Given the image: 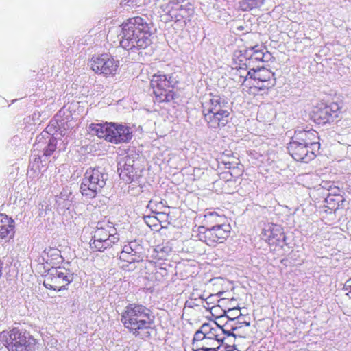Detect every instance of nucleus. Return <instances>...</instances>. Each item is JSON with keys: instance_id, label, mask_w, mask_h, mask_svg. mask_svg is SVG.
I'll return each mask as SVG.
<instances>
[{"instance_id": "obj_14", "label": "nucleus", "mask_w": 351, "mask_h": 351, "mask_svg": "<svg viewBox=\"0 0 351 351\" xmlns=\"http://www.w3.org/2000/svg\"><path fill=\"white\" fill-rule=\"evenodd\" d=\"M341 112V108L337 103L321 104L314 111V119L318 124L333 122Z\"/></svg>"}, {"instance_id": "obj_39", "label": "nucleus", "mask_w": 351, "mask_h": 351, "mask_svg": "<svg viewBox=\"0 0 351 351\" xmlns=\"http://www.w3.org/2000/svg\"><path fill=\"white\" fill-rule=\"evenodd\" d=\"M194 341H206L205 336L202 335V332H200V330H198L195 333L193 337V342Z\"/></svg>"}, {"instance_id": "obj_30", "label": "nucleus", "mask_w": 351, "mask_h": 351, "mask_svg": "<svg viewBox=\"0 0 351 351\" xmlns=\"http://www.w3.org/2000/svg\"><path fill=\"white\" fill-rule=\"evenodd\" d=\"M221 328H222L223 330V335L227 337L228 340H229L228 338L230 337H232L234 339H236L237 337L240 338L243 337L242 335L234 332L235 331H237L239 328H240V326H232L230 325L228 322H226L223 326H221Z\"/></svg>"}, {"instance_id": "obj_19", "label": "nucleus", "mask_w": 351, "mask_h": 351, "mask_svg": "<svg viewBox=\"0 0 351 351\" xmlns=\"http://www.w3.org/2000/svg\"><path fill=\"white\" fill-rule=\"evenodd\" d=\"M14 221L7 215H0V238L9 241L14 236Z\"/></svg>"}, {"instance_id": "obj_10", "label": "nucleus", "mask_w": 351, "mask_h": 351, "mask_svg": "<svg viewBox=\"0 0 351 351\" xmlns=\"http://www.w3.org/2000/svg\"><path fill=\"white\" fill-rule=\"evenodd\" d=\"M74 279L73 273L65 267H52L45 276L43 285L48 289L64 290Z\"/></svg>"}, {"instance_id": "obj_22", "label": "nucleus", "mask_w": 351, "mask_h": 351, "mask_svg": "<svg viewBox=\"0 0 351 351\" xmlns=\"http://www.w3.org/2000/svg\"><path fill=\"white\" fill-rule=\"evenodd\" d=\"M213 325L214 328L205 336L206 341H211V346L213 347L201 346L199 348V350L203 351H216L215 346H217V343H215V337L219 336L217 332H221V326L216 322H214Z\"/></svg>"}, {"instance_id": "obj_35", "label": "nucleus", "mask_w": 351, "mask_h": 351, "mask_svg": "<svg viewBox=\"0 0 351 351\" xmlns=\"http://www.w3.org/2000/svg\"><path fill=\"white\" fill-rule=\"evenodd\" d=\"M212 298V295H210L206 299H204L202 296V295H199L195 292V290L191 293L190 299H194L195 300H198L202 304H204V302H206L207 304H208V300Z\"/></svg>"}, {"instance_id": "obj_8", "label": "nucleus", "mask_w": 351, "mask_h": 351, "mask_svg": "<svg viewBox=\"0 0 351 351\" xmlns=\"http://www.w3.org/2000/svg\"><path fill=\"white\" fill-rule=\"evenodd\" d=\"M178 81L173 74L165 75L161 72L154 74L150 82V85L158 102H169L174 99L175 93L172 88Z\"/></svg>"}, {"instance_id": "obj_46", "label": "nucleus", "mask_w": 351, "mask_h": 351, "mask_svg": "<svg viewBox=\"0 0 351 351\" xmlns=\"http://www.w3.org/2000/svg\"><path fill=\"white\" fill-rule=\"evenodd\" d=\"M347 191L350 193H351V186H348L346 188Z\"/></svg>"}, {"instance_id": "obj_48", "label": "nucleus", "mask_w": 351, "mask_h": 351, "mask_svg": "<svg viewBox=\"0 0 351 351\" xmlns=\"http://www.w3.org/2000/svg\"><path fill=\"white\" fill-rule=\"evenodd\" d=\"M347 295L351 298V289L348 291V293H347Z\"/></svg>"}, {"instance_id": "obj_20", "label": "nucleus", "mask_w": 351, "mask_h": 351, "mask_svg": "<svg viewBox=\"0 0 351 351\" xmlns=\"http://www.w3.org/2000/svg\"><path fill=\"white\" fill-rule=\"evenodd\" d=\"M57 147V139L54 137H50L49 141L41 142L38 136L36 143L34 144V151L42 149L43 156H51Z\"/></svg>"}, {"instance_id": "obj_31", "label": "nucleus", "mask_w": 351, "mask_h": 351, "mask_svg": "<svg viewBox=\"0 0 351 351\" xmlns=\"http://www.w3.org/2000/svg\"><path fill=\"white\" fill-rule=\"evenodd\" d=\"M206 221L208 223H210V226L212 225H220L225 224V217L223 216L219 215L216 213H209L205 215Z\"/></svg>"}, {"instance_id": "obj_45", "label": "nucleus", "mask_w": 351, "mask_h": 351, "mask_svg": "<svg viewBox=\"0 0 351 351\" xmlns=\"http://www.w3.org/2000/svg\"><path fill=\"white\" fill-rule=\"evenodd\" d=\"M144 336H145V337H149V336H150V333H149V332H147H147H144Z\"/></svg>"}, {"instance_id": "obj_12", "label": "nucleus", "mask_w": 351, "mask_h": 351, "mask_svg": "<svg viewBox=\"0 0 351 351\" xmlns=\"http://www.w3.org/2000/svg\"><path fill=\"white\" fill-rule=\"evenodd\" d=\"M169 19L186 23V19L193 11L191 5L186 0H171L167 5Z\"/></svg>"}, {"instance_id": "obj_29", "label": "nucleus", "mask_w": 351, "mask_h": 351, "mask_svg": "<svg viewBox=\"0 0 351 351\" xmlns=\"http://www.w3.org/2000/svg\"><path fill=\"white\" fill-rule=\"evenodd\" d=\"M217 334H219V336H217V337H215V343H217V346H215L216 349L219 348V346L221 344H223V345H225L226 351H234V350L238 351V349L237 348V347L234 344L231 346V345H229L228 343L225 342L226 341H227L228 343H230L231 341L230 340H228L227 337H226L223 335L222 328H221V332H217Z\"/></svg>"}, {"instance_id": "obj_11", "label": "nucleus", "mask_w": 351, "mask_h": 351, "mask_svg": "<svg viewBox=\"0 0 351 351\" xmlns=\"http://www.w3.org/2000/svg\"><path fill=\"white\" fill-rule=\"evenodd\" d=\"M92 70L105 75L114 74L119 67V62L109 54L103 53L97 57H93L90 60Z\"/></svg>"}, {"instance_id": "obj_23", "label": "nucleus", "mask_w": 351, "mask_h": 351, "mask_svg": "<svg viewBox=\"0 0 351 351\" xmlns=\"http://www.w3.org/2000/svg\"><path fill=\"white\" fill-rule=\"evenodd\" d=\"M118 171H120L119 176L123 180H125L126 182L134 181V168L132 167V165L125 164L123 162H119L118 163Z\"/></svg>"}, {"instance_id": "obj_40", "label": "nucleus", "mask_w": 351, "mask_h": 351, "mask_svg": "<svg viewBox=\"0 0 351 351\" xmlns=\"http://www.w3.org/2000/svg\"><path fill=\"white\" fill-rule=\"evenodd\" d=\"M125 164H130L132 165V167L134 165V160H132L130 157L126 156L122 161Z\"/></svg>"}, {"instance_id": "obj_18", "label": "nucleus", "mask_w": 351, "mask_h": 351, "mask_svg": "<svg viewBox=\"0 0 351 351\" xmlns=\"http://www.w3.org/2000/svg\"><path fill=\"white\" fill-rule=\"evenodd\" d=\"M262 46L255 45L245 50L242 57L252 65L255 62H267L271 58V54L266 51L263 52Z\"/></svg>"}, {"instance_id": "obj_26", "label": "nucleus", "mask_w": 351, "mask_h": 351, "mask_svg": "<svg viewBox=\"0 0 351 351\" xmlns=\"http://www.w3.org/2000/svg\"><path fill=\"white\" fill-rule=\"evenodd\" d=\"M251 66L252 65L246 62L243 63L242 66L239 67L236 73V75L239 77L238 82L243 84L247 78L252 79L251 75H252V68H251Z\"/></svg>"}, {"instance_id": "obj_3", "label": "nucleus", "mask_w": 351, "mask_h": 351, "mask_svg": "<svg viewBox=\"0 0 351 351\" xmlns=\"http://www.w3.org/2000/svg\"><path fill=\"white\" fill-rule=\"evenodd\" d=\"M121 321L130 332L136 337H140L141 331L152 328L154 316L146 306L130 304L121 313Z\"/></svg>"}, {"instance_id": "obj_2", "label": "nucleus", "mask_w": 351, "mask_h": 351, "mask_svg": "<svg viewBox=\"0 0 351 351\" xmlns=\"http://www.w3.org/2000/svg\"><path fill=\"white\" fill-rule=\"evenodd\" d=\"M202 107L208 128L217 129L228 123L232 108L229 99L224 96L210 93L202 102Z\"/></svg>"}, {"instance_id": "obj_9", "label": "nucleus", "mask_w": 351, "mask_h": 351, "mask_svg": "<svg viewBox=\"0 0 351 351\" xmlns=\"http://www.w3.org/2000/svg\"><path fill=\"white\" fill-rule=\"evenodd\" d=\"M231 227L229 224L212 225L198 228L197 238L209 246L223 243L229 237Z\"/></svg>"}, {"instance_id": "obj_6", "label": "nucleus", "mask_w": 351, "mask_h": 351, "mask_svg": "<svg viewBox=\"0 0 351 351\" xmlns=\"http://www.w3.org/2000/svg\"><path fill=\"white\" fill-rule=\"evenodd\" d=\"M108 174L101 167H90L84 174L80 184V192L87 199H93L106 184Z\"/></svg>"}, {"instance_id": "obj_1", "label": "nucleus", "mask_w": 351, "mask_h": 351, "mask_svg": "<svg viewBox=\"0 0 351 351\" xmlns=\"http://www.w3.org/2000/svg\"><path fill=\"white\" fill-rule=\"evenodd\" d=\"M153 29L152 21L146 16L128 19L121 25L120 46L133 52L147 48L152 43Z\"/></svg>"}, {"instance_id": "obj_4", "label": "nucleus", "mask_w": 351, "mask_h": 351, "mask_svg": "<svg viewBox=\"0 0 351 351\" xmlns=\"http://www.w3.org/2000/svg\"><path fill=\"white\" fill-rule=\"evenodd\" d=\"M88 128L91 134L114 144L128 142L132 138L131 128L123 124L112 122L91 123Z\"/></svg>"}, {"instance_id": "obj_27", "label": "nucleus", "mask_w": 351, "mask_h": 351, "mask_svg": "<svg viewBox=\"0 0 351 351\" xmlns=\"http://www.w3.org/2000/svg\"><path fill=\"white\" fill-rule=\"evenodd\" d=\"M265 3V0H242L239 2V8L243 12L250 11L260 8Z\"/></svg>"}, {"instance_id": "obj_21", "label": "nucleus", "mask_w": 351, "mask_h": 351, "mask_svg": "<svg viewBox=\"0 0 351 351\" xmlns=\"http://www.w3.org/2000/svg\"><path fill=\"white\" fill-rule=\"evenodd\" d=\"M43 259L45 261L46 263L55 264L56 263L53 261L59 263L62 261L63 258L58 249L47 247L43 252Z\"/></svg>"}, {"instance_id": "obj_37", "label": "nucleus", "mask_w": 351, "mask_h": 351, "mask_svg": "<svg viewBox=\"0 0 351 351\" xmlns=\"http://www.w3.org/2000/svg\"><path fill=\"white\" fill-rule=\"evenodd\" d=\"M185 305L189 308H194L195 306H203L204 304L200 303L198 300H195L194 299H190L186 302Z\"/></svg>"}, {"instance_id": "obj_28", "label": "nucleus", "mask_w": 351, "mask_h": 351, "mask_svg": "<svg viewBox=\"0 0 351 351\" xmlns=\"http://www.w3.org/2000/svg\"><path fill=\"white\" fill-rule=\"evenodd\" d=\"M136 245V243L135 241H132V242L129 243L128 244L125 245L123 247L122 251L120 253V256H119L120 260H121L124 262H127L130 264L134 263L135 260H136L137 258L134 257L133 259L130 258L129 254H131V249H132V247Z\"/></svg>"}, {"instance_id": "obj_25", "label": "nucleus", "mask_w": 351, "mask_h": 351, "mask_svg": "<svg viewBox=\"0 0 351 351\" xmlns=\"http://www.w3.org/2000/svg\"><path fill=\"white\" fill-rule=\"evenodd\" d=\"M345 199L340 195L329 193L325 198V202L329 209L336 210L343 206Z\"/></svg>"}, {"instance_id": "obj_7", "label": "nucleus", "mask_w": 351, "mask_h": 351, "mask_svg": "<svg viewBox=\"0 0 351 351\" xmlns=\"http://www.w3.org/2000/svg\"><path fill=\"white\" fill-rule=\"evenodd\" d=\"M119 240V237L113 223L109 220H103L97 224L90 247L97 251L103 252L112 247Z\"/></svg>"}, {"instance_id": "obj_24", "label": "nucleus", "mask_w": 351, "mask_h": 351, "mask_svg": "<svg viewBox=\"0 0 351 351\" xmlns=\"http://www.w3.org/2000/svg\"><path fill=\"white\" fill-rule=\"evenodd\" d=\"M172 252V247L169 242L162 243L154 248L155 257L159 260H165Z\"/></svg>"}, {"instance_id": "obj_42", "label": "nucleus", "mask_w": 351, "mask_h": 351, "mask_svg": "<svg viewBox=\"0 0 351 351\" xmlns=\"http://www.w3.org/2000/svg\"><path fill=\"white\" fill-rule=\"evenodd\" d=\"M239 326H240V328L241 327V324H244L245 326H250V322H247V321H241L239 323Z\"/></svg>"}, {"instance_id": "obj_49", "label": "nucleus", "mask_w": 351, "mask_h": 351, "mask_svg": "<svg viewBox=\"0 0 351 351\" xmlns=\"http://www.w3.org/2000/svg\"><path fill=\"white\" fill-rule=\"evenodd\" d=\"M238 29H243V27H240L238 28Z\"/></svg>"}, {"instance_id": "obj_36", "label": "nucleus", "mask_w": 351, "mask_h": 351, "mask_svg": "<svg viewBox=\"0 0 351 351\" xmlns=\"http://www.w3.org/2000/svg\"><path fill=\"white\" fill-rule=\"evenodd\" d=\"M213 328H214V326H212V324H210L209 323H204L201 326V327L199 330H200V332H202V335L206 336V334H208Z\"/></svg>"}, {"instance_id": "obj_33", "label": "nucleus", "mask_w": 351, "mask_h": 351, "mask_svg": "<svg viewBox=\"0 0 351 351\" xmlns=\"http://www.w3.org/2000/svg\"><path fill=\"white\" fill-rule=\"evenodd\" d=\"M141 249V247H138L137 245L134 246L132 249H131V254H129L130 258H134V257L137 258L135 260V263H139L143 261V256L141 255V252L139 251Z\"/></svg>"}, {"instance_id": "obj_34", "label": "nucleus", "mask_w": 351, "mask_h": 351, "mask_svg": "<svg viewBox=\"0 0 351 351\" xmlns=\"http://www.w3.org/2000/svg\"><path fill=\"white\" fill-rule=\"evenodd\" d=\"M239 311V308H233L228 310L229 315H226V317L230 320V321H234L236 319H240L241 317V314H238V312Z\"/></svg>"}, {"instance_id": "obj_43", "label": "nucleus", "mask_w": 351, "mask_h": 351, "mask_svg": "<svg viewBox=\"0 0 351 351\" xmlns=\"http://www.w3.org/2000/svg\"><path fill=\"white\" fill-rule=\"evenodd\" d=\"M209 341H203L202 343V346H210V347H213L211 346V341L210 342H208Z\"/></svg>"}, {"instance_id": "obj_32", "label": "nucleus", "mask_w": 351, "mask_h": 351, "mask_svg": "<svg viewBox=\"0 0 351 351\" xmlns=\"http://www.w3.org/2000/svg\"><path fill=\"white\" fill-rule=\"evenodd\" d=\"M147 207L152 212L158 214H165L166 213L165 210L169 208V207L164 205L162 201L156 202L154 199L149 202Z\"/></svg>"}, {"instance_id": "obj_41", "label": "nucleus", "mask_w": 351, "mask_h": 351, "mask_svg": "<svg viewBox=\"0 0 351 351\" xmlns=\"http://www.w3.org/2000/svg\"><path fill=\"white\" fill-rule=\"evenodd\" d=\"M344 289L348 291L351 289V278L346 282Z\"/></svg>"}, {"instance_id": "obj_17", "label": "nucleus", "mask_w": 351, "mask_h": 351, "mask_svg": "<svg viewBox=\"0 0 351 351\" xmlns=\"http://www.w3.org/2000/svg\"><path fill=\"white\" fill-rule=\"evenodd\" d=\"M291 139L298 141L301 143L315 147V149L319 148L318 133L314 130H297L295 131V134L291 137Z\"/></svg>"}, {"instance_id": "obj_38", "label": "nucleus", "mask_w": 351, "mask_h": 351, "mask_svg": "<svg viewBox=\"0 0 351 351\" xmlns=\"http://www.w3.org/2000/svg\"><path fill=\"white\" fill-rule=\"evenodd\" d=\"M146 0H127V4L132 6H141L145 4Z\"/></svg>"}, {"instance_id": "obj_16", "label": "nucleus", "mask_w": 351, "mask_h": 351, "mask_svg": "<svg viewBox=\"0 0 351 351\" xmlns=\"http://www.w3.org/2000/svg\"><path fill=\"white\" fill-rule=\"evenodd\" d=\"M261 238L269 244L280 245L285 241V236L282 228L276 224H265L261 232Z\"/></svg>"}, {"instance_id": "obj_15", "label": "nucleus", "mask_w": 351, "mask_h": 351, "mask_svg": "<svg viewBox=\"0 0 351 351\" xmlns=\"http://www.w3.org/2000/svg\"><path fill=\"white\" fill-rule=\"evenodd\" d=\"M274 73L264 66L252 67L253 86L259 89H269L275 84Z\"/></svg>"}, {"instance_id": "obj_47", "label": "nucleus", "mask_w": 351, "mask_h": 351, "mask_svg": "<svg viewBox=\"0 0 351 351\" xmlns=\"http://www.w3.org/2000/svg\"><path fill=\"white\" fill-rule=\"evenodd\" d=\"M147 219L149 221H152L154 219V218L153 217H147Z\"/></svg>"}, {"instance_id": "obj_44", "label": "nucleus", "mask_w": 351, "mask_h": 351, "mask_svg": "<svg viewBox=\"0 0 351 351\" xmlns=\"http://www.w3.org/2000/svg\"><path fill=\"white\" fill-rule=\"evenodd\" d=\"M225 165H226V168H228V169L232 168V163L230 162H226Z\"/></svg>"}, {"instance_id": "obj_5", "label": "nucleus", "mask_w": 351, "mask_h": 351, "mask_svg": "<svg viewBox=\"0 0 351 351\" xmlns=\"http://www.w3.org/2000/svg\"><path fill=\"white\" fill-rule=\"evenodd\" d=\"M0 339L8 351H36V340L25 329L15 327L0 333Z\"/></svg>"}, {"instance_id": "obj_13", "label": "nucleus", "mask_w": 351, "mask_h": 351, "mask_svg": "<svg viewBox=\"0 0 351 351\" xmlns=\"http://www.w3.org/2000/svg\"><path fill=\"white\" fill-rule=\"evenodd\" d=\"M287 149L289 154L296 161L307 163L315 157L314 151L316 149L315 147L304 145L291 138L288 144Z\"/></svg>"}]
</instances>
